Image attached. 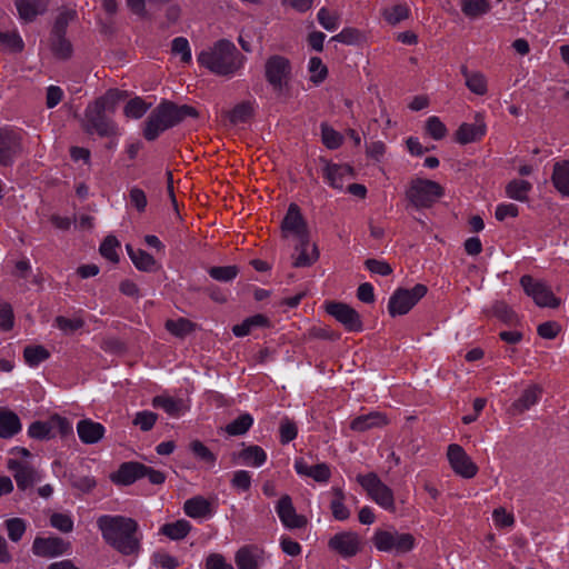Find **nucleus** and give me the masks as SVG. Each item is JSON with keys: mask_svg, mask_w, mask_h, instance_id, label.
<instances>
[{"mask_svg": "<svg viewBox=\"0 0 569 569\" xmlns=\"http://www.w3.org/2000/svg\"><path fill=\"white\" fill-rule=\"evenodd\" d=\"M171 51L173 54L180 56V60L183 63L191 62V49L187 38L177 37L172 40Z\"/></svg>", "mask_w": 569, "mask_h": 569, "instance_id": "09e8293b", "label": "nucleus"}, {"mask_svg": "<svg viewBox=\"0 0 569 569\" xmlns=\"http://www.w3.org/2000/svg\"><path fill=\"white\" fill-rule=\"evenodd\" d=\"M443 196V188L436 181L416 178L411 180L406 197L417 208H429Z\"/></svg>", "mask_w": 569, "mask_h": 569, "instance_id": "39448f33", "label": "nucleus"}, {"mask_svg": "<svg viewBox=\"0 0 569 569\" xmlns=\"http://www.w3.org/2000/svg\"><path fill=\"white\" fill-rule=\"evenodd\" d=\"M358 483L378 506L388 511H395L393 491L375 472L357 476Z\"/></svg>", "mask_w": 569, "mask_h": 569, "instance_id": "0eeeda50", "label": "nucleus"}, {"mask_svg": "<svg viewBox=\"0 0 569 569\" xmlns=\"http://www.w3.org/2000/svg\"><path fill=\"white\" fill-rule=\"evenodd\" d=\"M491 312L495 317L506 323H513L516 321V313L503 301H497L492 305Z\"/></svg>", "mask_w": 569, "mask_h": 569, "instance_id": "69168bd1", "label": "nucleus"}, {"mask_svg": "<svg viewBox=\"0 0 569 569\" xmlns=\"http://www.w3.org/2000/svg\"><path fill=\"white\" fill-rule=\"evenodd\" d=\"M532 186L526 180L515 179L506 186V194L513 200L523 202L528 199V193L531 191Z\"/></svg>", "mask_w": 569, "mask_h": 569, "instance_id": "4c0bfd02", "label": "nucleus"}, {"mask_svg": "<svg viewBox=\"0 0 569 569\" xmlns=\"http://www.w3.org/2000/svg\"><path fill=\"white\" fill-rule=\"evenodd\" d=\"M191 530V523L184 519L174 522L166 523L161 527L160 531L172 540L183 539Z\"/></svg>", "mask_w": 569, "mask_h": 569, "instance_id": "e433bc0d", "label": "nucleus"}, {"mask_svg": "<svg viewBox=\"0 0 569 569\" xmlns=\"http://www.w3.org/2000/svg\"><path fill=\"white\" fill-rule=\"evenodd\" d=\"M291 73L292 67L288 58L280 54H273L266 60L264 77L273 91L281 92L287 88L291 79Z\"/></svg>", "mask_w": 569, "mask_h": 569, "instance_id": "6e6552de", "label": "nucleus"}, {"mask_svg": "<svg viewBox=\"0 0 569 569\" xmlns=\"http://www.w3.org/2000/svg\"><path fill=\"white\" fill-rule=\"evenodd\" d=\"M328 547L342 558H351L360 552L362 541L357 532L341 531L329 539Z\"/></svg>", "mask_w": 569, "mask_h": 569, "instance_id": "f8f14e48", "label": "nucleus"}, {"mask_svg": "<svg viewBox=\"0 0 569 569\" xmlns=\"http://www.w3.org/2000/svg\"><path fill=\"white\" fill-rule=\"evenodd\" d=\"M352 169L347 164H328L326 168L327 182L335 189L343 188L345 177L351 174Z\"/></svg>", "mask_w": 569, "mask_h": 569, "instance_id": "72a5a7b5", "label": "nucleus"}, {"mask_svg": "<svg viewBox=\"0 0 569 569\" xmlns=\"http://www.w3.org/2000/svg\"><path fill=\"white\" fill-rule=\"evenodd\" d=\"M447 459L452 471L463 479H471L478 473V466L460 445L448 446Z\"/></svg>", "mask_w": 569, "mask_h": 569, "instance_id": "9b49d317", "label": "nucleus"}, {"mask_svg": "<svg viewBox=\"0 0 569 569\" xmlns=\"http://www.w3.org/2000/svg\"><path fill=\"white\" fill-rule=\"evenodd\" d=\"M9 469L13 473V478L19 489L24 490L39 480L38 472L30 466L17 460H9Z\"/></svg>", "mask_w": 569, "mask_h": 569, "instance_id": "5701e85b", "label": "nucleus"}, {"mask_svg": "<svg viewBox=\"0 0 569 569\" xmlns=\"http://www.w3.org/2000/svg\"><path fill=\"white\" fill-rule=\"evenodd\" d=\"M552 183L558 192L562 196H569V161L565 160L557 162L553 166V172L551 177Z\"/></svg>", "mask_w": 569, "mask_h": 569, "instance_id": "7c9ffc66", "label": "nucleus"}, {"mask_svg": "<svg viewBox=\"0 0 569 569\" xmlns=\"http://www.w3.org/2000/svg\"><path fill=\"white\" fill-rule=\"evenodd\" d=\"M70 543L60 537H37L32 543V552L38 557L54 558L68 552Z\"/></svg>", "mask_w": 569, "mask_h": 569, "instance_id": "dca6fc26", "label": "nucleus"}, {"mask_svg": "<svg viewBox=\"0 0 569 569\" xmlns=\"http://www.w3.org/2000/svg\"><path fill=\"white\" fill-rule=\"evenodd\" d=\"M461 73L465 78L467 88L475 94L485 96L488 91V81L483 73L479 71H469L467 67H461Z\"/></svg>", "mask_w": 569, "mask_h": 569, "instance_id": "c85d7f7f", "label": "nucleus"}, {"mask_svg": "<svg viewBox=\"0 0 569 569\" xmlns=\"http://www.w3.org/2000/svg\"><path fill=\"white\" fill-rule=\"evenodd\" d=\"M276 512L281 523L288 529H300L307 525V518L298 515L288 495H283L276 505Z\"/></svg>", "mask_w": 569, "mask_h": 569, "instance_id": "f3484780", "label": "nucleus"}, {"mask_svg": "<svg viewBox=\"0 0 569 569\" xmlns=\"http://www.w3.org/2000/svg\"><path fill=\"white\" fill-rule=\"evenodd\" d=\"M318 22L328 31H335L340 23V17L336 12H330L327 8H321L317 14Z\"/></svg>", "mask_w": 569, "mask_h": 569, "instance_id": "5fc2aeb1", "label": "nucleus"}, {"mask_svg": "<svg viewBox=\"0 0 569 569\" xmlns=\"http://www.w3.org/2000/svg\"><path fill=\"white\" fill-rule=\"evenodd\" d=\"M127 252L138 270L150 272L156 269L154 258L142 249H134L127 244Z\"/></svg>", "mask_w": 569, "mask_h": 569, "instance_id": "473e14b6", "label": "nucleus"}, {"mask_svg": "<svg viewBox=\"0 0 569 569\" xmlns=\"http://www.w3.org/2000/svg\"><path fill=\"white\" fill-rule=\"evenodd\" d=\"M21 430L19 417L7 409L0 408V438H11Z\"/></svg>", "mask_w": 569, "mask_h": 569, "instance_id": "c756f323", "label": "nucleus"}, {"mask_svg": "<svg viewBox=\"0 0 569 569\" xmlns=\"http://www.w3.org/2000/svg\"><path fill=\"white\" fill-rule=\"evenodd\" d=\"M14 315L10 303H0V329L2 331H9L13 328Z\"/></svg>", "mask_w": 569, "mask_h": 569, "instance_id": "774afa93", "label": "nucleus"}, {"mask_svg": "<svg viewBox=\"0 0 569 569\" xmlns=\"http://www.w3.org/2000/svg\"><path fill=\"white\" fill-rule=\"evenodd\" d=\"M143 470H146V465L128 461L120 465L119 469L111 473L110 480L120 486H130L137 480L143 478Z\"/></svg>", "mask_w": 569, "mask_h": 569, "instance_id": "6ab92c4d", "label": "nucleus"}, {"mask_svg": "<svg viewBox=\"0 0 569 569\" xmlns=\"http://www.w3.org/2000/svg\"><path fill=\"white\" fill-rule=\"evenodd\" d=\"M28 433L33 439H49L53 436L51 421H34L30 425Z\"/></svg>", "mask_w": 569, "mask_h": 569, "instance_id": "bf43d9fd", "label": "nucleus"}, {"mask_svg": "<svg viewBox=\"0 0 569 569\" xmlns=\"http://www.w3.org/2000/svg\"><path fill=\"white\" fill-rule=\"evenodd\" d=\"M150 108V104L139 97H136L127 102L124 106V114L131 119H140Z\"/></svg>", "mask_w": 569, "mask_h": 569, "instance_id": "c03bdc74", "label": "nucleus"}, {"mask_svg": "<svg viewBox=\"0 0 569 569\" xmlns=\"http://www.w3.org/2000/svg\"><path fill=\"white\" fill-rule=\"evenodd\" d=\"M158 419V415L143 410L136 413L132 423L137 427H139L142 431H149L153 428L156 421Z\"/></svg>", "mask_w": 569, "mask_h": 569, "instance_id": "052dcab7", "label": "nucleus"}, {"mask_svg": "<svg viewBox=\"0 0 569 569\" xmlns=\"http://www.w3.org/2000/svg\"><path fill=\"white\" fill-rule=\"evenodd\" d=\"M310 81L316 84L321 83L328 74V69L319 57H311L308 63Z\"/></svg>", "mask_w": 569, "mask_h": 569, "instance_id": "a18cd8bd", "label": "nucleus"}, {"mask_svg": "<svg viewBox=\"0 0 569 569\" xmlns=\"http://www.w3.org/2000/svg\"><path fill=\"white\" fill-rule=\"evenodd\" d=\"M198 111L190 106H178L171 101L160 102L149 114L144 128L143 137L148 141L156 140L163 131L177 126L186 118H196Z\"/></svg>", "mask_w": 569, "mask_h": 569, "instance_id": "20e7f679", "label": "nucleus"}, {"mask_svg": "<svg viewBox=\"0 0 569 569\" xmlns=\"http://www.w3.org/2000/svg\"><path fill=\"white\" fill-rule=\"evenodd\" d=\"M77 432L81 442L93 445L103 438L106 428L100 422H96L91 419H82L77 423Z\"/></svg>", "mask_w": 569, "mask_h": 569, "instance_id": "b1692460", "label": "nucleus"}, {"mask_svg": "<svg viewBox=\"0 0 569 569\" xmlns=\"http://www.w3.org/2000/svg\"><path fill=\"white\" fill-rule=\"evenodd\" d=\"M362 40V33L355 28H345L331 38V41L348 46L358 44Z\"/></svg>", "mask_w": 569, "mask_h": 569, "instance_id": "864d4df0", "label": "nucleus"}, {"mask_svg": "<svg viewBox=\"0 0 569 569\" xmlns=\"http://www.w3.org/2000/svg\"><path fill=\"white\" fill-rule=\"evenodd\" d=\"M48 3V0H18L16 4L20 18L24 21H32L47 10Z\"/></svg>", "mask_w": 569, "mask_h": 569, "instance_id": "bb28decb", "label": "nucleus"}, {"mask_svg": "<svg viewBox=\"0 0 569 569\" xmlns=\"http://www.w3.org/2000/svg\"><path fill=\"white\" fill-rule=\"evenodd\" d=\"M252 114V106L249 102H241L237 104L229 112V120L231 123H242L246 122Z\"/></svg>", "mask_w": 569, "mask_h": 569, "instance_id": "6e6d98bb", "label": "nucleus"}, {"mask_svg": "<svg viewBox=\"0 0 569 569\" xmlns=\"http://www.w3.org/2000/svg\"><path fill=\"white\" fill-rule=\"evenodd\" d=\"M541 395L542 389L539 386L533 385L528 387L527 389L523 390L521 396L511 403L509 412L513 416L523 413L525 411L529 410L530 408L538 403V401L541 398Z\"/></svg>", "mask_w": 569, "mask_h": 569, "instance_id": "4be33fe9", "label": "nucleus"}, {"mask_svg": "<svg viewBox=\"0 0 569 569\" xmlns=\"http://www.w3.org/2000/svg\"><path fill=\"white\" fill-rule=\"evenodd\" d=\"M387 423L388 421L385 415L372 411L355 418L350 423V428L353 431L363 432L372 428L386 426Z\"/></svg>", "mask_w": 569, "mask_h": 569, "instance_id": "a878e982", "label": "nucleus"}, {"mask_svg": "<svg viewBox=\"0 0 569 569\" xmlns=\"http://www.w3.org/2000/svg\"><path fill=\"white\" fill-rule=\"evenodd\" d=\"M20 151V133L12 129L0 128V164L10 166Z\"/></svg>", "mask_w": 569, "mask_h": 569, "instance_id": "2eb2a0df", "label": "nucleus"}, {"mask_svg": "<svg viewBox=\"0 0 569 569\" xmlns=\"http://www.w3.org/2000/svg\"><path fill=\"white\" fill-rule=\"evenodd\" d=\"M97 526L103 540L118 552L130 556L139 551L138 523L132 518L103 515L98 518Z\"/></svg>", "mask_w": 569, "mask_h": 569, "instance_id": "f03ea898", "label": "nucleus"}, {"mask_svg": "<svg viewBox=\"0 0 569 569\" xmlns=\"http://www.w3.org/2000/svg\"><path fill=\"white\" fill-rule=\"evenodd\" d=\"M281 230L283 237L293 236L297 240L309 237L307 223L296 203H291L282 220Z\"/></svg>", "mask_w": 569, "mask_h": 569, "instance_id": "4468645a", "label": "nucleus"}, {"mask_svg": "<svg viewBox=\"0 0 569 569\" xmlns=\"http://www.w3.org/2000/svg\"><path fill=\"white\" fill-rule=\"evenodd\" d=\"M426 130L435 140H441L447 134V128L439 117H429L426 122Z\"/></svg>", "mask_w": 569, "mask_h": 569, "instance_id": "680f3d73", "label": "nucleus"}, {"mask_svg": "<svg viewBox=\"0 0 569 569\" xmlns=\"http://www.w3.org/2000/svg\"><path fill=\"white\" fill-rule=\"evenodd\" d=\"M0 46L13 52H19L23 49V41L16 32H1L0 31Z\"/></svg>", "mask_w": 569, "mask_h": 569, "instance_id": "e2e57ef3", "label": "nucleus"}, {"mask_svg": "<svg viewBox=\"0 0 569 569\" xmlns=\"http://www.w3.org/2000/svg\"><path fill=\"white\" fill-rule=\"evenodd\" d=\"M49 357V351L42 346H28L23 350V358L30 367L39 366Z\"/></svg>", "mask_w": 569, "mask_h": 569, "instance_id": "37998d69", "label": "nucleus"}, {"mask_svg": "<svg viewBox=\"0 0 569 569\" xmlns=\"http://www.w3.org/2000/svg\"><path fill=\"white\" fill-rule=\"evenodd\" d=\"M459 6L462 13L471 20L478 19L491 10L488 0H459Z\"/></svg>", "mask_w": 569, "mask_h": 569, "instance_id": "2f4dec72", "label": "nucleus"}, {"mask_svg": "<svg viewBox=\"0 0 569 569\" xmlns=\"http://www.w3.org/2000/svg\"><path fill=\"white\" fill-rule=\"evenodd\" d=\"M296 247L297 254L293 256V267L305 268L311 266L319 257L316 244L310 243L309 237L299 239Z\"/></svg>", "mask_w": 569, "mask_h": 569, "instance_id": "393cba45", "label": "nucleus"}, {"mask_svg": "<svg viewBox=\"0 0 569 569\" xmlns=\"http://www.w3.org/2000/svg\"><path fill=\"white\" fill-rule=\"evenodd\" d=\"M373 546L382 552L403 555L415 548L416 539L411 533L396 530H376L372 536Z\"/></svg>", "mask_w": 569, "mask_h": 569, "instance_id": "423d86ee", "label": "nucleus"}, {"mask_svg": "<svg viewBox=\"0 0 569 569\" xmlns=\"http://www.w3.org/2000/svg\"><path fill=\"white\" fill-rule=\"evenodd\" d=\"M253 418L249 413H242L226 426V432L230 436H241L252 426Z\"/></svg>", "mask_w": 569, "mask_h": 569, "instance_id": "79ce46f5", "label": "nucleus"}, {"mask_svg": "<svg viewBox=\"0 0 569 569\" xmlns=\"http://www.w3.org/2000/svg\"><path fill=\"white\" fill-rule=\"evenodd\" d=\"M252 475L248 470H236L230 480L231 487L240 492H246L251 488Z\"/></svg>", "mask_w": 569, "mask_h": 569, "instance_id": "8fccbe9b", "label": "nucleus"}, {"mask_svg": "<svg viewBox=\"0 0 569 569\" xmlns=\"http://www.w3.org/2000/svg\"><path fill=\"white\" fill-rule=\"evenodd\" d=\"M51 49L56 56L67 59L71 56V43L64 38V34H51Z\"/></svg>", "mask_w": 569, "mask_h": 569, "instance_id": "49530a36", "label": "nucleus"}, {"mask_svg": "<svg viewBox=\"0 0 569 569\" xmlns=\"http://www.w3.org/2000/svg\"><path fill=\"white\" fill-rule=\"evenodd\" d=\"M326 310L337 321L343 325L347 330L355 332L362 330L360 316L350 306L341 302H329Z\"/></svg>", "mask_w": 569, "mask_h": 569, "instance_id": "ddd939ff", "label": "nucleus"}, {"mask_svg": "<svg viewBox=\"0 0 569 569\" xmlns=\"http://www.w3.org/2000/svg\"><path fill=\"white\" fill-rule=\"evenodd\" d=\"M487 132V126L481 113H477L473 123H462L456 131V140L460 144H468L480 140Z\"/></svg>", "mask_w": 569, "mask_h": 569, "instance_id": "a211bd4d", "label": "nucleus"}, {"mask_svg": "<svg viewBox=\"0 0 569 569\" xmlns=\"http://www.w3.org/2000/svg\"><path fill=\"white\" fill-rule=\"evenodd\" d=\"M410 10L405 3H396L382 9L381 14L390 26H396L409 18Z\"/></svg>", "mask_w": 569, "mask_h": 569, "instance_id": "c9c22d12", "label": "nucleus"}, {"mask_svg": "<svg viewBox=\"0 0 569 569\" xmlns=\"http://www.w3.org/2000/svg\"><path fill=\"white\" fill-rule=\"evenodd\" d=\"M190 450L194 455V457L210 466H213L216 462V456L211 452V450L204 446L199 440H193L190 443Z\"/></svg>", "mask_w": 569, "mask_h": 569, "instance_id": "13d9d810", "label": "nucleus"}, {"mask_svg": "<svg viewBox=\"0 0 569 569\" xmlns=\"http://www.w3.org/2000/svg\"><path fill=\"white\" fill-rule=\"evenodd\" d=\"M333 498L330 502V509L336 520L345 521L350 517V511L345 505V492L339 487H332Z\"/></svg>", "mask_w": 569, "mask_h": 569, "instance_id": "f704fd0d", "label": "nucleus"}, {"mask_svg": "<svg viewBox=\"0 0 569 569\" xmlns=\"http://www.w3.org/2000/svg\"><path fill=\"white\" fill-rule=\"evenodd\" d=\"M119 242L114 237H107L100 246V253L111 262H117L119 257L117 248Z\"/></svg>", "mask_w": 569, "mask_h": 569, "instance_id": "338daca9", "label": "nucleus"}, {"mask_svg": "<svg viewBox=\"0 0 569 569\" xmlns=\"http://www.w3.org/2000/svg\"><path fill=\"white\" fill-rule=\"evenodd\" d=\"M241 463L252 468H259L267 461V452L263 448L257 445L244 447L239 453Z\"/></svg>", "mask_w": 569, "mask_h": 569, "instance_id": "cd10ccee", "label": "nucleus"}, {"mask_svg": "<svg viewBox=\"0 0 569 569\" xmlns=\"http://www.w3.org/2000/svg\"><path fill=\"white\" fill-rule=\"evenodd\" d=\"M152 406L164 410L170 416H178L182 408V401L169 396H157L152 399Z\"/></svg>", "mask_w": 569, "mask_h": 569, "instance_id": "ea45409f", "label": "nucleus"}, {"mask_svg": "<svg viewBox=\"0 0 569 569\" xmlns=\"http://www.w3.org/2000/svg\"><path fill=\"white\" fill-rule=\"evenodd\" d=\"M321 138L323 144L329 149H337L342 143V136L331 127L321 124Z\"/></svg>", "mask_w": 569, "mask_h": 569, "instance_id": "4d7b16f0", "label": "nucleus"}, {"mask_svg": "<svg viewBox=\"0 0 569 569\" xmlns=\"http://www.w3.org/2000/svg\"><path fill=\"white\" fill-rule=\"evenodd\" d=\"M520 284L537 306L541 308H557L560 305V299L553 295L545 282L526 274L521 277Z\"/></svg>", "mask_w": 569, "mask_h": 569, "instance_id": "9d476101", "label": "nucleus"}, {"mask_svg": "<svg viewBox=\"0 0 569 569\" xmlns=\"http://www.w3.org/2000/svg\"><path fill=\"white\" fill-rule=\"evenodd\" d=\"M427 291V287L421 283L411 289H397L389 298L388 311L390 316L397 317L408 313L426 296Z\"/></svg>", "mask_w": 569, "mask_h": 569, "instance_id": "1a4fd4ad", "label": "nucleus"}, {"mask_svg": "<svg viewBox=\"0 0 569 569\" xmlns=\"http://www.w3.org/2000/svg\"><path fill=\"white\" fill-rule=\"evenodd\" d=\"M268 319L262 315H254L244 319L241 323L233 326L232 332L236 337H244L249 335L252 328L266 327Z\"/></svg>", "mask_w": 569, "mask_h": 569, "instance_id": "58836bf2", "label": "nucleus"}, {"mask_svg": "<svg viewBox=\"0 0 569 569\" xmlns=\"http://www.w3.org/2000/svg\"><path fill=\"white\" fill-rule=\"evenodd\" d=\"M279 432H280V442L282 445H286V443H289L290 441H292L297 437L298 427L289 418H283L280 421Z\"/></svg>", "mask_w": 569, "mask_h": 569, "instance_id": "0e129e2a", "label": "nucleus"}, {"mask_svg": "<svg viewBox=\"0 0 569 569\" xmlns=\"http://www.w3.org/2000/svg\"><path fill=\"white\" fill-rule=\"evenodd\" d=\"M197 61L217 76L230 77L242 68L244 57L231 41L222 39L202 50L197 56Z\"/></svg>", "mask_w": 569, "mask_h": 569, "instance_id": "7ed1b4c3", "label": "nucleus"}, {"mask_svg": "<svg viewBox=\"0 0 569 569\" xmlns=\"http://www.w3.org/2000/svg\"><path fill=\"white\" fill-rule=\"evenodd\" d=\"M196 325L186 318L167 320L166 329L178 338H184L194 330Z\"/></svg>", "mask_w": 569, "mask_h": 569, "instance_id": "a19ab883", "label": "nucleus"}, {"mask_svg": "<svg viewBox=\"0 0 569 569\" xmlns=\"http://www.w3.org/2000/svg\"><path fill=\"white\" fill-rule=\"evenodd\" d=\"M184 513L193 519H209L216 512L214 502L202 496H196L184 501Z\"/></svg>", "mask_w": 569, "mask_h": 569, "instance_id": "aec40b11", "label": "nucleus"}, {"mask_svg": "<svg viewBox=\"0 0 569 569\" xmlns=\"http://www.w3.org/2000/svg\"><path fill=\"white\" fill-rule=\"evenodd\" d=\"M50 525L63 532L69 533L73 530V519L69 513L54 512L50 517Z\"/></svg>", "mask_w": 569, "mask_h": 569, "instance_id": "3c124183", "label": "nucleus"}, {"mask_svg": "<svg viewBox=\"0 0 569 569\" xmlns=\"http://www.w3.org/2000/svg\"><path fill=\"white\" fill-rule=\"evenodd\" d=\"M208 272L217 281L229 282L238 276L239 269L236 266L211 267Z\"/></svg>", "mask_w": 569, "mask_h": 569, "instance_id": "de8ad7c7", "label": "nucleus"}, {"mask_svg": "<svg viewBox=\"0 0 569 569\" xmlns=\"http://www.w3.org/2000/svg\"><path fill=\"white\" fill-rule=\"evenodd\" d=\"M124 98V92L109 89L104 94L90 102L81 118V128L88 134L111 138L120 134L119 127L112 119L117 107Z\"/></svg>", "mask_w": 569, "mask_h": 569, "instance_id": "f257e3e1", "label": "nucleus"}, {"mask_svg": "<svg viewBox=\"0 0 569 569\" xmlns=\"http://www.w3.org/2000/svg\"><path fill=\"white\" fill-rule=\"evenodd\" d=\"M262 560V549L253 545L241 547L234 556V562L238 569H260Z\"/></svg>", "mask_w": 569, "mask_h": 569, "instance_id": "412c9836", "label": "nucleus"}, {"mask_svg": "<svg viewBox=\"0 0 569 569\" xmlns=\"http://www.w3.org/2000/svg\"><path fill=\"white\" fill-rule=\"evenodd\" d=\"M6 528L11 541L18 542L26 532L27 525L21 518H11L6 521Z\"/></svg>", "mask_w": 569, "mask_h": 569, "instance_id": "603ef678", "label": "nucleus"}]
</instances>
